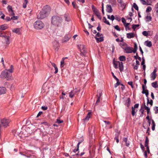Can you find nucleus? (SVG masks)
<instances>
[{"instance_id":"nucleus-1","label":"nucleus","mask_w":158,"mask_h":158,"mask_svg":"<svg viewBox=\"0 0 158 158\" xmlns=\"http://www.w3.org/2000/svg\"><path fill=\"white\" fill-rule=\"evenodd\" d=\"M50 11V8L48 6L44 7L42 10L38 15L37 18L42 19L46 17L49 14Z\"/></svg>"},{"instance_id":"nucleus-2","label":"nucleus","mask_w":158,"mask_h":158,"mask_svg":"<svg viewBox=\"0 0 158 158\" xmlns=\"http://www.w3.org/2000/svg\"><path fill=\"white\" fill-rule=\"evenodd\" d=\"M62 22V18L58 16L54 15L52 17L51 22L52 24L57 27H60L61 25Z\"/></svg>"},{"instance_id":"nucleus-3","label":"nucleus","mask_w":158,"mask_h":158,"mask_svg":"<svg viewBox=\"0 0 158 158\" xmlns=\"http://www.w3.org/2000/svg\"><path fill=\"white\" fill-rule=\"evenodd\" d=\"M33 26L35 29L40 30L44 27V25L43 23L41 21H38L34 23Z\"/></svg>"},{"instance_id":"nucleus-4","label":"nucleus","mask_w":158,"mask_h":158,"mask_svg":"<svg viewBox=\"0 0 158 158\" xmlns=\"http://www.w3.org/2000/svg\"><path fill=\"white\" fill-rule=\"evenodd\" d=\"M0 76L1 77L6 78L7 80H11L12 77L11 74L8 73L7 69L2 71Z\"/></svg>"},{"instance_id":"nucleus-5","label":"nucleus","mask_w":158,"mask_h":158,"mask_svg":"<svg viewBox=\"0 0 158 158\" xmlns=\"http://www.w3.org/2000/svg\"><path fill=\"white\" fill-rule=\"evenodd\" d=\"M78 47L81 51V55L85 56L86 52L85 45L83 44H79L78 45Z\"/></svg>"},{"instance_id":"nucleus-6","label":"nucleus","mask_w":158,"mask_h":158,"mask_svg":"<svg viewBox=\"0 0 158 158\" xmlns=\"http://www.w3.org/2000/svg\"><path fill=\"white\" fill-rule=\"evenodd\" d=\"M92 8L94 12L95 13L96 15L97 16L98 18L101 20L102 19V17L100 15V14L98 10L95 8L94 6L92 5Z\"/></svg>"},{"instance_id":"nucleus-7","label":"nucleus","mask_w":158,"mask_h":158,"mask_svg":"<svg viewBox=\"0 0 158 158\" xmlns=\"http://www.w3.org/2000/svg\"><path fill=\"white\" fill-rule=\"evenodd\" d=\"M80 92V89H77L76 88L75 89H73V90L71 91L69 93V96L71 98H73L74 95L77 92Z\"/></svg>"},{"instance_id":"nucleus-8","label":"nucleus","mask_w":158,"mask_h":158,"mask_svg":"<svg viewBox=\"0 0 158 158\" xmlns=\"http://www.w3.org/2000/svg\"><path fill=\"white\" fill-rule=\"evenodd\" d=\"M10 123V121L9 119L5 118L1 120V123L3 126L6 127L8 126V124Z\"/></svg>"},{"instance_id":"nucleus-9","label":"nucleus","mask_w":158,"mask_h":158,"mask_svg":"<svg viewBox=\"0 0 158 158\" xmlns=\"http://www.w3.org/2000/svg\"><path fill=\"white\" fill-rule=\"evenodd\" d=\"M143 91L142 93L143 94H145L146 96L148 97V91L147 89H145V87L144 85H143L142 86Z\"/></svg>"},{"instance_id":"nucleus-10","label":"nucleus","mask_w":158,"mask_h":158,"mask_svg":"<svg viewBox=\"0 0 158 158\" xmlns=\"http://www.w3.org/2000/svg\"><path fill=\"white\" fill-rule=\"evenodd\" d=\"M125 48L124 51H125V52L126 53H131L132 52H133V48H131L127 46V47H126V48Z\"/></svg>"},{"instance_id":"nucleus-11","label":"nucleus","mask_w":158,"mask_h":158,"mask_svg":"<svg viewBox=\"0 0 158 158\" xmlns=\"http://www.w3.org/2000/svg\"><path fill=\"white\" fill-rule=\"evenodd\" d=\"M64 18L65 21L67 22L70 21V18L68 14H65L64 15Z\"/></svg>"},{"instance_id":"nucleus-12","label":"nucleus","mask_w":158,"mask_h":158,"mask_svg":"<svg viewBox=\"0 0 158 158\" xmlns=\"http://www.w3.org/2000/svg\"><path fill=\"white\" fill-rule=\"evenodd\" d=\"M6 88L3 87H0V94H2L6 93Z\"/></svg>"},{"instance_id":"nucleus-13","label":"nucleus","mask_w":158,"mask_h":158,"mask_svg":"<svg viewBox=\"0 0 158 158\" xmlns=\"http://www.w3.org/2000/svg\"><path fill=\"white\" fill-rule=\"evenodd\" d=\"M4 37L5 40L6 44H10V37L5 35V36Z\"/></svg>"},{"instance_id":"nucleus-14","label":"nucleus","mask_w":158,"mask_h":158,"mask_svg":"<svg viewBox=\"0 0 158 158\" xmlns=\"http://www.w3.org/2000/svg\"><path fill=\"white\" fill-rule=\"evenodd\" d=\"M12 132L14 135L16 136H19L20 133L19 131L18 130H13Z\"/></svg>"},{"instance_id":"nucleus-15","label":"nucleus","mask_w":158,"mask_h":158,"mask_svg":"<svg viewBox=\"0 0 158 158\" xmlns=\"http://www.w3.org/2000/svg\"><path fill=\"white\" fill-rule=\"evenodd\" d=\"M44 129L45 130V132L48 134H51L52 132V131L51 130V127L49 126L48 127H46V128H44Z\"/></svg>"},{"instance_id":"nucleus-16","label":"nucleus","mask_w":158,"mask_h":158,"mask_svg":"<svg viewBox=\"0 0 158 158\" xmlns=\"http://www.w3.org/2000/svg\"><path fill=\"white\" fill-rule=\"evenodd\" d=\"M20 28H17L15 29H13L12 30V32L18 35L20 34Z\"/></svg>"},{"instance_id":"nucleus-17","label":"nucleus","mask_w":158,"mask_h":158,"mask_svg":"<svg viewBox=\"0 0 158 158\" xmlns=\"http://www.w3.org/2000/svg\"><path fill=\"white\" fill-rule=\"evenodd\" d=\"M106 11L108 13H111L112 12V9L110 5H107Z\"/></svg>"},{"instance_id":"nucleus-18","label":"nucleus","mask_w":158,"mask_h":158,"mask_svg":"<svg viewBox=\"0 0 158 158\" xmlns=\"http://www.w3.org/2000/svg\"><path fill=\"white\" fill-rule=\"evenodd\" d=\"M50 62L52 66L55 69V72H54V73L56 74V73H57L58 72V69L57 66L55 63H52L51 61H50Z\"/></svg>"},{"instance_id":"nucleus-19","label":"nucleus","mask_w":158,"mask_h":158,"mask_svg":"<svg viewBox=\"0 0 158 158\" xmlns=\"http://www.w3.org/2000/svg\"><path fill=\"white\" fill-rule=\"evenodd\" d=\"M127 37L129 39L133 38L135 36V34L134 33H127Z\"/></svg>"},{"instance_id":"nucleus-20","label":"nucleus","mask_w":158,"mask_h":158,"mask_svg":"<svg viewBox=\"0 0 158 158\" xmlns=\"http://www.w3.org/2000/svg\"><path fill=\"white\" fill-rule=\"evenodd\" d=\"M91 114V112H89L87 114L86 118H85L83 119V120H84L85 121H88L90 117Z\"/></svg>"},{"instance_id":"nucleus-21","label":"nucleus","mask_w":158,"mask_h":158,"mask_svg":"<svg viewBox=\"0 0 158 158\" xmlns=\"http://www.w3.org/2000/svg\"><path fill=\"white\" fill-rule=\"evenodd\" d=\"M118 64L120 71V72H122L123 71V63L122 62H120L119 61H118Z\"/></svg>"},{"instance_id":"nucleus-22","label":"nucleus","mask_w":158,"mask_h":158,"mask_svg":"<svg viewBox=\"0 0 158 158\" xmlns=\"http://www.w3.org/2000/svg\"><path fill=\"white\" fill-rule=\"evenodd\" d=\"M8 27V26L5 24L2 25L0 26V30H4L7 29Z\"/></svg>"},{"instance_id":"nucleus-23","label":"nucleus","mask_w":158,"mask_h":158,"mask_svg":"<svg viewBox=\"0 0 158 158\" xmlns=\"http://www.w3.org/2000/svg\"><path fill=\"white\" fill-rule=\"evenodd\" d=\"M131 104V100L130 98H127V99L126 100V103L125 104V105H126L127 107H129L130 105Z\"/></svg>"},{"instance_id":"nucleus-24","label":"nucleus","mask_w":158,"mask_h":158,"mask_svg":"<svg viewBox=\"0 0 158 158\" xmlns=\"http://www.w3.org/2000/svg\"><path fill=\"white\" fill-rule=\"evenodd\" d=\"M113 63L115 68L117 69L118 68V61H115L114 59L113 60Z\"/></svg>"},{"instance_id":"nucleus-25","label":"nucleus","mask_w":158,"mask_h":158,"mask_svg":"<svg viewBox=\"0 0 158 158\" xmlns=\"http://www.w3.org/2000/svg\"><path fill=\"white\" fill-rule=\"evenodd\" d=\"M102 93H99V96L98 95H97V97H98V99L96 101V104H97L98 103H99L100 102V100L101 99V97L102 96Z\"/></svg>"},{"instance_id":"nucleus-26","label":"nucleus","mask_w":158,"mask_h":158,"mask_svg":"<svg viewBox=\"0 0 158 158\" xmlns=\"http://www.w3.org/2000/svg\"><path fill=\"white\" fill-rule=\"evenodd\" d=\"M136 64L134 66V64H133V66H134V69H135L137 70L138 68V66L140 64V63L139 61L136 60Z\"/></svg>"},{"instance_id":"nucleus-27","label":"nucleus","mask_w":158,"mask_h":158,"mask_svg":"<svg viewBox=\"0 0 158 158\" xmlns=\"http://www.w3.org/2000/svg\"><path fill=\"white\" fill-rule=\"evenodd\" d=\"M95 38L97 42H101L103 41V38L102 37H100L99 38H98L96 37H95Z\"/></svg>"},{"instance_id":"nucleus-28","label":"nucleus","mask_w":158,"mask_h":158,"mask_svg":"<svg viewBox=\"0 0 158 158\" xmlns=\"http://www.w3.org/2000/svg\"><path fill=\"white\" fill-rule=\"evenodd\" d=\"M70 36L67 35H65L63 40V42H65L67 41L70 39Z\"/></svg>"},{"instance_id":"nucleus-29","label":"nucleus","mask_w":158,"mask_h":158,"mask_svg":"<svg viewBox=\"0 0 158 158\" xmlns=\"http://www.w3.org/2000/svg\"><path fill=\"white\" fill-rule=\"evenodd\" d=\"M14 68L12 65H11L10 66V68L9 69H7V71L9 72L11 74L13 72Z\"/></svg>"},{"instance_id":"nucleus-30","label":"nucleus","mask_w":158,"mask_h":158,"mask_svg":"<svg viewBox=\"0 0 158 158\" xmlns=\"http://www.w3.org/2000/svg\"><path fill=\"white\" fill-rule=\"evenodd\" d=\"M120 46L124 50L125 48H126L127 47V44L125 43H123L122 44H120Z\"/></svg>"},{"instance_id":"nucleus-31","label":"nucleus","mask_w":158,"mask_h":158,"mask_svg":"<svg viewBox=\"0 0 158 158\" xmlns=\"http://www.w3.org/2000/svg\"><path fill=\"white\" fill-rule=\"evenodd\" d=\"M54 43L56 45V46H54V48H55V49L57 50H58V49L59 48V45L58 43V42L57 41H55L54 42Z\"/></svg>"},{"instance_id":"nucleus-32","label":"nucleus","mask_w":158,"mask_h":158,"mask_svg":"<svg viewBox=\"0 0 158 158\" xmlns=\"http://www.w3.org/2000/svg\"><path fill=\"white\" fill-rule=\"evenodd\" d=\"M152 86L155 88H157L158 87V85L157 81L155 82L152 83Z\"/></svg>"},{"instance_id":"nucleus-33","label":"nucleus","mask_w":158,"mask_h":158,"mask_svg":"<svg viewBox=\"0 0 158 158\" xmlns=\"http://www.w3.org/2000/svg\"><path fill=\"white\" fill-rule=\"evenodd\" d=\"M143 106H141V109L139 110V111L141 112V114L140 115V117H142L143 116V112L144 111V110L143 109Z\"/></svg>"},{"instance_id":"nucleus-34","label":"nucleus","mask_w":158,"mask_h":158,"mask_svg":"<svg viewBox=\"0 0 158 158\" xmlns=\"http://www.w3.org/2000/svg\"><path fill=\"white\" fill-rule=\"evenodd\" d=\"M102 20H103V22L105 23L108 25H110V23L106 19V18L105 17H103V18Z\"/></svg>"},{"instance_id":"nucleus-35","label":"nucleus","mask_w":158,"mask_h":158,"mask_svg":"<svg viewBox=\"0 0 158 158\" xmlns=\"http://www.w3.org/2000/svg\"><path fill=\"white\" fill-rule=\"evenodd\" d=\"M153 101L152 100H151L150 101H149V100L148 97L147 98V105L148 104H149L150 105V106H151L153 105Z\"/></svg>"},{"instance_id":"nucleus-36","label":"nucleus","mask_w":158,"mask_h":158,"mask_svg":"<svg viewBox=\"0 0 158 158\" xmlns=\"http://www.w3.org/2000/svg\"><path fill=\"white\" fill-rule=\"evenodd\" d=\"M149 143V140L148 138L147 137H146L145 142V146H148Z\"/></svg>"},{"instance_id":"nucleus-37","label":"nucleus","mask_w":158,"mask_h":158,"mask_svg":"<svg viewBox=\"0 0 158 158\" xmlns=\"http://www.w3.org/2000/svg\"><path fill=\"white\" fill-rule=\"evenodd\" d=\"M145 43H146V45L148 47H150L152 45V44L151 41H145Z\"/></svg>"},{"instance_id":"nucleus-38","label":"nucleus","mask_w":158,"mask_h":158,"mask_svg":"<svg viewBox=\"0 0 158 158\" xmlns=\"http://www.w3.org/2000/svg\"><path fill=\"white\" fill-rule=\"evenodd\" d=\"M119 59L121 61H125L126 60V57L124 56H122L119 57Z\"/></svg>"},{"instance_id":"nucleus-39","label":"nucleus","mask_w":158,"mask_h":158,"mask_svg":"<svg viewBox=\"0 0 158 158\" xmlns=\"http://www.w3.org/2000/svg\"><path fill=\"white\" fill-rule=\"evenodd\" d=\"M157 75L156 73H152L151 74V77L153 80H154L156 77Z\"/></svg>"},{"instance_id":"nucleus-40","label":"nucleus","mask_w":158,"mask_h":158,"mask_svg":"<svg viewBox=\"0 0 158 158\" xmlns=\"http://www.w3.org/2000/svg\"><path fill=\"white\" fill-rule=\"evenodd\" d=\"M137 46L136 44V43H135L134 44V49L133 50V52L134 53H135L137 50Z\"/></svg>"},{"instance_id":"nucleus-41","label":"nucleus","mask_w":158,"mask_h":158,"mask_svg":"<svg viewBox=\"0 0 158 158\" xmlns=\"http://www.w3.org/2000/svg\"><path fill=\"white\" fill-rule=\"evenodd\" d=\"M144 109L145 110H147V113L148 115L149 114L150 110V109L149 107L146 106V105H144Z\"/></svg>"},{"instance_id":"nucleus-42","label":"nucleus","mask_w":158,"mask_h":158,"mask_svg":"<svg viewBox=\"0 0 158 158\" xmlns=\"http://www.w3.org/2000/svg\"><path fill=\"white\" fill-rule=\"evenodd\" d=\"M152 130L153 131H154L155 129V127L156 126V124L154 122V121L152 119Z\"/></svg>"},{"instance_id":"nucleus-43","label":"nucleus","mask_w":158,"mask_h":158,"mask_svg":"<svg viewBox=\"0 0 158 158\" xmlns=\"http://www.w3.org/2000/svg\"><path fill=\"white\" fill-rule=\"evenodd\" d=\"M6 34L4 31H0V37H4L5 36Z\"/></svg>"},{"instance_id":"nucleus-44","label":"nucleus","mask_w":158,"mask_h":158,"mask_svg":"<svg viewBox=\"0 0 158 158\" xmlns=\"http://www.w3.org/2000/svg\"><path fill=\"white\" fill-rule=\"evenodd\" d=\"M81 143V142H79L78 143L77 145V148L76 149H74L73 150V152H76L77 151H78L79 150V145Z\"/></svg>"},{"instance_id":"nucleus-45","label":"nucleus","mask_w":158,"mask_h":158,"mask_svg":"<svg viewBox=\"0 0 158 158\" xmlns=\"http://www.w3.org/2000/svg\"><path fill=\"white\" fill-rule=\"evenodd\" d=\"M152 18L150 16H147L146 17L145 19L146 21L148 22L151 20Z\"/></svg>"},{"instance_id":"nucleus-46","label":"nucleus","mask_w":158,"mask_h":158,"mask_svg":"<svg viewBox=\"0 0 158 158\" xmlns=\"http://www.w3.org/2000/svg\"><path fill=\"white\" fill-rule=\"evenodd\" d=\"M133 7L136 10H139L138 7L135 3H134L133 4Z\"/></svg>"},{"instance_id":"nucleus-47","label":"nucleus","mask_w":158,"mask_h":158,"mask_svg":"<svg viewBox=\"0 0 158 158\" xmlns=\"http://www.w3.org/2000/svg\"><path fill=\"white\" fill-rule=\"evenodd\" d=\"M132 28L135 31V28L139 26V24H133L132 25Z\"/></svg>"},{"instance_id":"nucleus-48","label":"nucleus","mask_w":158,"mask_h":158,"mask_svg":"<svg viewBox=\"0 0 158 158\" xmlns=\"http://www.w3.org/2000/svg\"><path fill=\"white\" fill-rule=\"evenodd\" d=\"M152 10V8L150 6H148L146 10V12H149L151 11Z\"/></svg>"},{"instance_id":"nucleus-49","label":"nucleus","mask_w":158,"mask_h":158,"mask_svg":"<svg viewBox=\"0 0 158 158\" xmlns=\"http://www.w3.org/2000/svg\"><path fill=\"white\" fill-rule=\"evenodd\" d=\"M142 34L143 35L145 36H147L148 35V32L146 31H144L142 32Z\"/></svg>"},{"instance_id":"nucleus-50","label":"nucleus","mask_w":158,"mask_h":158,"mask_svg":"<svg viewBox=\"0 0 158 158\" xmlns=\"http://www.w3.org/2000/svg\"><path fill=\"white\" fill-rule=\"evenodd\" d=\"M7 8L8 9V11L9 12H10L11 11H12L13 10L12 9V7L11 6H8L7 7Z\"/></svg>"},{"instance_id":"nucleus-51","label":"nucleus","mask_w":158,"mask_h":158,"mask_svg":"<svg viewBox=\"0 0 158 158\" xmlns=\"http://www.w3.org/2000/svg\"><path fill=\"white\" fill-rule=\"evenodd\" d=\"M64 59H62V60L60 62V66L61 67H62L64 66Z\"/></svg>"},{"instance_id":"nucleus-52","label":"nucleus","mask_w":158,"mask_h":158,"mask_svg":"<svg viewBox=\"0 0 158 158\" xmlns=\"http://www.w3.org/2000/svg\"><path fill=\"white\" fill-rule=\"evenodd\" d=\"M155 111V113L157 114L158 113V107L156 106L154 109Z\"/></svg>"},{"instance_id":"nucleus-53","label":"nucleus","mask_w":158,"mask_h":158,"mask_svg":"<svg viewBox=\"0 0 158 158\" xmlns=\"http://www.w3.org/2000/svg\"><path fill=\"white\" fill-rule=\"evenodd\" d=\"M114 28L115 29H116L117 30L119 31H120V29L119 28V27L118 25H116V26H114Z\"/></svg>"},{"instance_id":"nucleus-54","label":"nucleus","mask_w":158,"mask_h":158,"mask_svg":"<svg viewBox=\"0 0 158 158\" xmlns=\"http://www.w3.org/2000/svg\"><path fill=\"white\" fill-rule=\"evenodd\" d=\"M140 148L143 151H144L145 150V148L144 146L142 143H140Z\"/></svg>"},{"instance_id":"nucleus-55","label":"nucleus","mask_w":158,"mask_h":158,"mask_svg":"<svg viewBox=\"0 0 158 158\" xmlns=\"http://www.w3.org/2000/svg\"><path fill=\"white\" fill-rule=\"evenodd\" d=\"M63 122V120H60L59 119H57L56 120V123H60Z\"/></svg>"},{"instance_id":"nucleus-56","label":"nucleus","mask_w":158,"mask_h":158,"mask_svg":"<svg viewBox=\"0 0 158 158\" xmlns=\"http://www.w3.org/2000/svg\"><path fill=\"white\" fill-rule=\"evenodd\" d=\"M130 24V23H125V24H124V26L125 27L126 30H127V28L128 26Z\"/></svg>"},{"instance_id":"nucleus-57","label":"nucleus","mask_w":158,"mask_h":158,"mask_svg":"<svg viewBox=\"0 0 158 158\" xmlns=\"http://www.w3.org/2000/svg\"><path fill=\"white\" fill-rule=\"evenodd\" d=\"M120 84V83L119 81H117V83L114 84L115 88L117 87Z\"/></svg>"},{"instance_id":"nucleus-58","label":"nucleus","mask_w":158,"mask_h":158,"mask_svg":"<svg viewBox=\"0 0 158 158\" xmlns=\"http://www.w3.org/2000/svg\"><path fill=\"white\" fill-rule=\"evenodd\" d=\"M102 35V34H101L99 32H98L97 34L96 35V36L95 37H101V36Z\"/></svg>"},{"instance_id":"nucleus-59","label":"nucleus","mask_w":158,"mask_h":158,"mask_svg":"<svg viewBox=\"0 0 158 158\" xmlns=\"http://www.w3.org/2000/svg\"><path fill=\"white\" fill-rule=\"evenodd\" d=\"M122 21L124 24H125V23H126V22L125 19L124 18H122Z\"/></svg>"},{"instance_id":"nucleus-60","label":"nucleus","mask_w":158,"mask_h":158,"mask_svg":"<svg viewBox=\"0 0 158 158\" xmlns=\"http://www.w3.org/2000/svg\"><path fill=\"white\" fill-rule=\"evenodd\" d=\"M72 5L73 6V7L74 8H75V9L77 8V6H76V4L74 2H72Z\"/></svg>"},{"instance_id":"nucleus-61","label":"nucleus","mask_w":158,"mask_h":158,"mask_svg":"<svg viewBox=\"0 0 158 158\" xmlns=\"http://www.w3.org/2000/svg\"><path fill=\"white\" fill-rule=\"evenodd\" d=\"M142 59V61L141 62V64L142 65H144V64H145V60L144 58L143 57Z\"/></svg>"},{"instance_id":"nucleus-62","label":"nucleus","mask_w":158,"mask_h":158,"mask_svg":"<svg viewBox=\"0 0 158 158\" xmlns=\"http://www.w3.org/2000/svg\"><path fill=\"white\" fill-rule=\"evenodd\" d=\"M11 19L14 20H17L18 19V17H17V16H14L12 17L11 18Z\"/></svg>"},{"instance_id":"nucleus-63","label":"nucleus","mask_w":158,"mask_h":158,"mask_svg":"<svg viewBox=\"0 0 158 158\" xmlns=\"http://www.w3.org/2000/svg\"><path fill=\"white\" fill-rule=\"evenodd\" d=\"M135 113H136V111H135V110H132L131 114L133 116H134L135 115Z\"/></svg>"},{"instance_id":"nucleus-64","label":"nucleus","mask_w":158,"mask_h":158,"mask_svg":"<svg viewBox=\"0 0 158 158\" xmlns=\"http://www.w3.org/2000/svg\"><path fill=\"white\" fill-rule=\"evenodd\" d=\"M5 19L7 21H10L11 19V18H10L9 17H6Z\"/></svg>"}]
</instances>
